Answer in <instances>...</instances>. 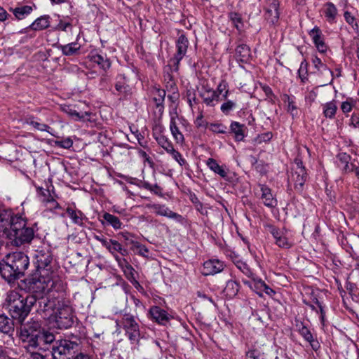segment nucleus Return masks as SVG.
<instances>
[{
    "label": "nucleus",
    "instance_id": "obj_36",
    "mask_svg": "<svg viewBox=\"0 0 359 359\" xmlns=\"http://www.w3.org/2000/svg\"><path fill=\"white\" fill-rule=\"evenodd\" d=\"M90 60L93 62L97 64L100 68L104 71L107 70L111 67L110 61L107 57H104L100 54L92 55L90 56Z\"/></svg>",
    "mask_w": 359,
    "mask_h": 359
},
{
    "label": "nucleus",
    "instance_id": "obj_45",
    "mask_svg": "<svg viewBox=\"0 0 359 359\" xmlns=\"http://www.w3.org/2000/svg\"><path fill=\"white\" fill-rule=\"evenodd\" d=\"M279 17V10L273 11L270 9L269 11H266L264 13L266 20L271 25H275L278 22Z\"/></svg>",
    "mask_w": 359,
    "mask_h": 359
},
{
    "label": "nucleus",
    "instance_id": "obj_12",
    "mask_svg": "<svg viewBox=\"0 0 359 359\" xmlns=\"http://www.w3.org/2000/svg\"><path fill=\"white\" fill-rule=\"evenodd\" d=\"M33 257L34 264L36 266L37 272L46 270L50 273H53L50 266L53 258L50 251L46 248L37 250L35 251Z\"/></svg>",
    "mask_w": 359,
    "mask_h": 359
},
{
    "label": "nucleus",
    "instance_id": "obj_31",
    "mask_svg": "<svg viewBox=\"0 0 359 359\" xmlns=\"http://www.w3.org/2000/svg\"><path fill=\"white\" fill-rule=\"evenodd\" d=\"M66 212L68 216L72 219L74 224L81 226H83V220L86 219V217L81 210L67 208Z\"/></svg>",
    "mask_w": 359,
    "mask_h": 359
},
{
    "label": "nucleus",
    "instance_id": "obj_11",
    "mask_svg": "<svg viewBox=\"0 0 359 359\" xmlns=\"http://www.w3.org/2000/svg\"><path fill=\"white\" fill-rule=\"evenodd\" d=\"M55 340V335L53 333L41 329L27 350L46 351Z\"/></svg>",
    "mask_w": 359,
    "mask_h": 359
},
{
    "label": "nucleus",
    "instance_id": "obj_33",
    "mask_svg": "<svg viewBox=\"0 0 359 359\" xmlns=\"http://www.w3.org/2000/svg\"><path fill=\"white\" fill-rule=\"evenodd\" d=\"M107 249L112 255H114V252H119L123 256L128 255L127 250L124 248L122 245L116 240L109 239V243L107 245Z\"/></svg>",
    "mask_w": 359,
    "mask_h": 359
},
{
    "label": "nucleus",
    "instance_id": "obj_27",
    "mask_svg": "<svg viewBox=\"0 0 359 359\" xmlns=\"http://www.w3.org/2000/svg\"><path fill=\"white\" fill-rule=\"evenodd\" d=\"M251 57L250 48L246 44H240L236 48V57L238 61L247 63Z\"/></svg>",
    "mask_w": 359,
    "mask_h": 359
},
{
    "label": "nucleus",
    "instance_id": "obj_23",
    "mask_svg": "<svg viewBox=\"0 0 359 359\" xmlns=\"http://www.w3.org/2000/svg\"><path fill=\"white\" fill-rule=\"evenodd\" d=\"M153 208L154 210L155 213L158 215L165 216L169 218L174 219L181 223L183 222L184 218L182 217V215L172 212L169 208H165L164 205H154L153 206Z\"/></svg>",
    "mask_w": 359,
    "mask_h": 359
},
{
    "label": "nucleus",
    "instance_id": "obj_55",
    "mask_svg": "<svg viewBox=\"0 0 359 359\" xmlns=\"http://www.w3.org/2000/svg\"><path fill=\"white\" fill-rule=\"evenodd\" d=\"M55 144L59 147L69 149L73 145V141L69 137H68L62 140L55 141Z\"/></svg>",
    "mask_w": 359,
    "mask_h": 359
},
{
    "label": "nucleus",
    "instance_id": "obj_14",
    "mask_svg": "<svg viewBox=\"0 0 359 359\" xmlns=\"http://www.w3.org/2000/svg\"><path fill=\"white\" fill-rule=\"evenodd\" d=\"M21 217V216L13 215L10 210H0V232H3L8 238L9 233L13 229L15 219Z\"/></svg>",
    "mask_w": 359,
    "mask_h": 359
},
{
    "label": "nucleus",
    "instance_id": "obj_16",
    "mask_svg": "<svg viewBox=\"0 0 359 359\" xmlns=\"http://www.w3.org/2000/svg\"><path fill=\"white\" fill-rule=\"evenodd\" d=\"M312 63L316 70L315 73H317L319 76H325L327 77V79L324 83L321 84V86H326L332 83L334 80L333 71L328 68V67L323 63L318 56H314L312 58Z\"/></svg>",
    "mask_w": 359,
    "mask_h": 359
},
{
    "label": "nucleus",
    "instance_id": "obj_62",
    "mask_svg": "<svg viewBox=\"0 0 359 359\" xmlns=\"http://www.w3.org/2000/svg\"><path fill=\"white\" fill-rule=\"evenodd\" d=\"M237 266L247 276L250 277V275L252 274L250 268L245 263L241 262L239 265H238Z\"/></svg>",
    "mask_w": 359,
    "mask_h": 359
},
{
    "label": "nucleus",
    "instance_id": "obj_48",
    "mask_svg": "<svg viewBox=\"0 0 359 359\" xmlns=\"http://www.w3.org/2000/svg\"><path fill=\"white\" fill-rule=\"evenodd\" d=\"M239 284L233 280H229L226 283L225 291L229 296H235L239 290Z\"/></svg>",
    "mask_w": 359,
    "mask_h": 359
},
{
    "label": "nucleus",
    "instance_id": "obj_28",
    "mask_svg": "<svg viewBox=\"0 0 359 359\" xmlns=\"http://www.w3.org/2000/svg\"><path fill=\"white\" fill-rule=\"evenodd\" d=\"M229 93V91H226L222 94V100H224V102L220 107L221 111L225 115L229 114V113L233 111L237 105L236 100L228 99Z\"/></svg>",
    "mask_w": 359,
    "mask_h": 359
},
{
    "label": "nucleus",
    "instance_id": "obj_50",
    "mask_svg": "<svg viewBox=\"0 0 359 359\" xmlns=\"http://www.w3.org/2000/svg\"><path fill=\"white\" fill-rule=\"evenodd\" d=\"M175 71L174 67L172 65H168V67L165 69V73H164V81L166 82V88L167 89L171 88V83H175L173 80V76L170 72V71Z\"/></svg>",
    "mask_w": 359,
    "mask_h": 359
},
{
    "label": "nucleus",
    "instance_id": "obj_26",
    "mask_svg": "<svg viewBox=\"0 0 359 359\" xmlns=\"http://www.w3.org/2000/svg\"><path fill=\"white\" fill-rule=\"evenodd\" d=\"M308 175L306 170H296L292 175V180L294 182V189L297 191L302 193L304 185L307 180Z\"/></svg>",
    "mask_w": 359,
    "mask_h": 359
},
{
    "label": "nucleus",
    "instance_id": "obj_4",
    "mask_svg": "<svg viewBox=\"0 0 359 359\" xmlns=\"http://www.w3.org/2000/svg\"><path fill=\"white\" fill-rule=\"evenodd\" d=\"M34 237V230L32 227L27 226L26 220L21 217L15 219L13 229L9 233L8 238L12 241L15 246H20L29 243Z\"/></svg>",
    "mask_w": 359,
    "mask_h": 359
},
{
    "label": "nucleus",
    "instance_id": "obj_15",
    "mask_svg": "<svg viewBox=\"0 0 359 359\" xmlns=\"http://www.w3.org/2000/svg\"><path fill=\"white\" fill-rule=\"evenodd\" d=\"M188 43V40L184 35L179 36L177 41V53L170 61V65L173 66L175 72L178 71L180 62L186 55Z\"/></svg>",
    "mask_w": 359,
    "mask_h": 359
},
{
    "label": "nucleus",
    "instance_id": "obj_13",
    "mask_svg": "<svg viewBox=\"0 0 359 359\" xmlns=\"http://www.w3.org/2000/svg\"><path fill=\"white\" fill-rule=\"evenodd\" d=\"M187 101L193 112L195 110L199 111L200 100L202 97V93L194 88H189L187 91ZM196 127L202 126V111H198V114L194 122Z\"/></svg>",
    "mask_w": 359,
    "mask_h": 359
},
{
    "label": "nucleus",
    "instance_id": "obj_29",
    "mask_svg": "<svg viewBox=\"0 0 359 359\" xmlns=\"http://www.w3.org/2000/svg\"><path fill=\"white\" fill-rule=\"evenodd\" d=\"M101 222L103 224L111 226L114 229H121L122 228V222L118 217L109 212L103 214Z\"/></svg>",
    "mask_w": 359,
    "mask_h": 359
},
{
    "label": "nucleus",
    "instance_id": "obj_5",
    "mask_svg": "<svg viewBox=\"0 0 359 359\" xmlns=\"http://www.w3.org/2000/svg\"><path fill=\"white\" fill-rule=\"evenodd\" d=\"M32 297L36 300V302L34 303V307H36L37 313L43 319L50 320L57 309V303L62 300L48 295L37 296L32 294Z\"/></svg>",
    "mask_w": 359,
    "mask_h": 359
},
{
    "label": "nucleus",
    "instance_id": "obj_53",
    "mask_svg": "<svg viewBox=\"0 0 359 359\" xmlns=\"http://www.w3.org/2000/svg\"><path fill=\"white\" fill-rule=\"evenodd\" d=\"M299 332L306 341L311 342L313 340V334L306 326L299 327Z\"/></svg>",
    "mask_w": 359,
    "mask_h": 359
},
{
    "label": "nucleus",
    "instance_id": "obj_35",
    "mask_svg": "<svg viewBox=\"0 0 359 359\" xmlns=\"http://www.w3.org/2000/svg\"><path fill=\"white\" fill-rule=\"evenodd\" d=\"M32 7L30 6H22L11 9L18 20L24 19L27 15L32 13Z\"/></svg>",
    "mask_w": 359,
    "mask_h": 359
},
{
    "label": "nucleus",
    "instance_id": "obj_54",
    "mask_svg": "<svg viewBox=\"0 0 359 359\" xmlns=\"http://www.w3.org/2000/svg\"><path fill=\"white\" fill-rule=\"evenodd\" d=\"M315 304L318 306L319 309V313L320 314V322L321 324L324 326L325 325V311L324 309V306L323 304L319 302V300L317 298L314 299Z\"/></svg>",
    "mask_w": 359,
    "mask_h": 359
},
{
    "label": "nucleus",
    "instance_id": "obj_40",
    "mask_svg": "<svg viewBox=\"0 0 359 359\" xmlns=\"http://www.w3.org/2000/svg\"><path fill=\"white\" fill-rule=\"evenodd\" d=\"M337 110V107L334 101L328 102L323 105V114L326 118H333Z\"/></svg>",
    "mask_w": 359,
    "mask_h": 359
},
{
    "label": "nucleus",
    "instance_id": "obj_18",
    "mask_svg": "<svg viewBox=\"0 0 359 359\" xmlns=\"http://www.w3.org/2000/svg\"><path fill=\"white\" fill-rule=\"evenodd\" d=\"M152 102L154 104V114L159 118L164 111V100L166 95L165 90L159 88H154L151 90Z\"/></svg>",
    "mask_w": 359,
    "mask_h": 359
},
{
    "label": "nucleus",
    "instance_id": "obj_21",
    "mask_svg": "<svg viewBox=\"0 0 359 359\" xmlns=\"http://www.w3.org/2000/svg\"><path fill=\"white\" fill-rule=\"evenodd\" d=\"M259 187L261 191L260 198L262 200L264 205L269 208H275L278 205V201L272 194L271 189L265 184H259Z\"/></svg>",
    "mask_w": 359,
    "mask_h": 359
},
{
    "label": "nucleus",
    "instance_id": "obj_30",
    "mask_svg": "<svg viewBox=\"0 0 359 359\" xmlns=\"http://www.w3.org/2000/svg\"><path fill=\"white\" fill-rule=\"evenodd\" d=\"M149 312L152 318L158 323L163 324L168 320L167 312L158 306L151 307Z\"/></svg>",
    "mask_w": 359,
    "mask_h": 359
},
{
    "label": "nucleus",
    "instance_id": "obj_43",
    "mask_svg": "<svg viewBox=\"0 0 359 359\" xmlns=\"http://www.w3.org/2000/svg\"><path fill=\"white\" fill-rule=\"evenodd\" d=\"M337 158L341 163L344 164L343 171L346 173L350 172L351 163H349V161L351 159V156L346 152H342L339 153Z\"/></svg>",
    "mask_w": 359,
    "mask_h": 359
},
{
    "label": "nucleus",
    "instance_id": "obj_52",
    "mask_svg": "<svg viewBox=\"0 0 359 359\" xmlns=\"http://www.w3.org/2000/svg\"><path fill=\"white\" fill-rule=\"evenodd\" d=\"M207 127L213 133L224 134L226 133V126L222 123H210Z\"/></svg>",
    "mask_w": 359,
    "mask_h": 359
},
{
    "label": "nucleus",
    "instance_id": "obj_64",
    "mask_svg": "<svg viewBox=\"0 0 359 359\" xmlns=\"http://www.w3.org/2000/svg\"><path fill=\"white\" fill-rule=\"evenodd\" d=\"M349 126H353V128L359 127V116L357 114L353 113L352 114Z\"/></svg>",
    "mask_w": 359,
    "mask_h": 359
},
{
    "label": "nucleus",
    "instance_id": "obj_56",
    "mask_svg": "<svg viewBox=\"0 0 359 359\" xmlns=\"http://www.w3.org/2000/svg\"><path fill=\"white\" fill-rule=\"evenodd\" d=\"M224 180L233 183L237 180L236 175L234 172H231L229 169L224 168V176H220Z\"/></svg>",
    "mask_w": 359,
    "mask_h": 359
},
{
    "label": "nucleus",
    "instance_id": "obj_41",
    "mask_svg": "<svg viewBox=\"0 0 359 359\" xmlns=\"http://www.w3.org/2000/svg\"><path fill=\"white\" fill-rule=\"evenodd\" d=\"M25 123L29 126H32L34 128L39 131H46L49 133L48 129L50 128L48 125L37 121L32 116L27 117L25 119Z\"/></svg>",
    "mask_w": 359,
    "mask_h": 359
},
{
    "label": "nucleus",
    "instance_id": "obj_44",
    "mask_svg": "<svg viewBox=\"0 0 359 359\" xmlns=\"http://www.w3.org/2000/svg\"><path fill=\"white\" fill-rule=\"evenodd\" d=\"M283 97V101L285 102H287V112H289L293 118L294 116H297L298 115V111L294 100L292 98H290V97L287 94H285Z\"/></svg>",
    "mask_w": 359,
    "mask_h": 359
},
{
    "label": "nucleus",
    "instance_id": "obj_6",
    "mask_svg": "<svg viewBox=\"0 0 359 359\" xmlns=\"http://www.w3.org/2000/svg\"><path fill=\"white\" fill-rule=\"evenodd\" d=\"M74 316L69 304L65 300L57 303V309L50 320L58 329H67L73 325Z\"/></svg>",
    "mask_w": 359,
    "mask_h": 359
},
{
    "label": "nucleus",
    "instance_id": "obj_3",
    "mask_svg": "<svg viewBox=\"0 0 359 359\" xmlns=\"http://www.w3.org/2000/svg\"><path fill=\"white\" fill-rule=\"evenodd\" d=\"M38 273L39 276L35 275L25 280L27 288L32 294L47 295L49 292L58 290L56 287L57 285H60V281L57 278H55L53 273L46 270Z\"/></svg>",
    "mask_w": 359,
    "mask_h": 359
},
{
    "label": "nucleus",
    "instance_id": "obj_20",
    "mask_svg": "<svg viewBox=\"0 0 359 359\" xmlns=\"http://www.w3.org/2000/svg\"><path fill=\"white\" fill-rule=\"evenodd\" d=\"M224 264L218 259H210L203 262V276H213L222 271Z\"/></svg>",
    "mask_w": 359,
    "mask_h": 359
},
{
    "label": "nucleus",
    "instance_id": "obj_60",
    "mask_svg": "<svg viewBox=\"0 0 359 359\" xmlns=\"http://www.w3.org/2000/svg\"><path fill=\"white\" fill-rule=\"evenodd\" d=\"M123 272H124L126 277L129 280H135L134 269L133 268V266L131 265L127 264L123 269Z\"/></svg>",
    "mask_w": 359,
    "mask_h": 359
},
{
    "label": "nucleus",
    "instance_id": "obj_17",
    "mask_svg": "<svg viewBox=\"0 0 359 359\" xmlns=\"http://www.w3.org/2000/svg\"><path fill=\"white\" fill-rule=\"evenodd\" d=\"M156 140L158 144L168 154H170L180 165H182L186 163L182 155L174 149L172 144L166 137L164 135H159L156 137Z\"/></svg>",
    "mask_w": 359,
    "mask_h": 359
},
{
    "label": "nucleus",
    "instance_id": "obj_24",
    "mask_svg": "<svg viewBox=\"0 0 359 359\" xmlns=\"http://www.w3.org/2000/svg\"><path fill=\"white\" fill-rule=\"evenodd\" d=\"M247 127L238 121H232L229 128V133L234 135V139L237 142L243 141L245 137Z\"/></svg>",
    "mask_w": 359,
    "mask_h": 359
},
{
    "label": "nucleus",
    "instance_id": "obj_22",
    "mask_svg": "<svg viewBox=\"0 0 359 359\" xmlns=\"http://www.w3.org/2000/svg\"><path fill=\"white\" fill-rule=\"evenodd\" d=\"M309 35L312 38L313 42L320 53H325L327 50V46L324 41L323 35L321 30L317 26H315L310 32Z\"/></svg>",
    "mask_w": 359,
    "mask_h": 359
},
{
    "label": "nucleus",
    "instance_id": "obj_47",
    "mask_svg": "<svg viewBox=\"0 0 359 359\" xmlns=\"http://www.w3.org/2000/svg\"><path fill=\"white\" fill-rule=\"evenodd\" d=\"M298 75L302 83H304L308 81V63L306 60H304L301 62L299 69H298Z\"/></svg>",
    "mask_w": 359,
    "mask_h": 359
},
{
    "label": "nucleus",
    "instance_id": "obj_34",
    "mask_svg": "<svg viewBox=\"0 0 359 359\" xmlns=\"http://www.w3.org/2000/svg\"><path fill=\"white\" fill-rule=\"evenodd\" d=\"M50 26L49 17L48 16H41L37 18L32 25H30L29 28L37 31L42 30L48 28Z\"/></svg>",
    "mask_w": 359,
    "mask_h": 359
},
{
    "label": "nucleus",
    "instance_id": "obj_61",
    "mask_svg": "<svg viewBox=\"0 0 359 359\" xmlns=\"http://www.w3.org/2000/svg\"><path fill=\"white\" fill-rule=\"evenodd\" d=\"M217 94L222 95L224 94L226 91H229L228 84L226 81H222L217 86Z\"/></svg>",
    "mask_w": 359,
    "mask_h": 359
},
{
    "label": "nucleus",
    "instance_id": "obj_58",
    "mask_svg": "<svg viewBox=\"0 0 359 359\" xmlns=\"http://www.w3.org/2000/svg\"><path fill=\"white\" fill-rule=\"evenodd\" d=\"M344 19L346 20V22L349 24L350 25H351L353 27H354V26H355L356 27H358V25L357 22H355V18L352 15V14L351 13V12L349 11H345L344 13Z\"/></svg>",
    "mask_w": 359,
    "mask_h": 359
},
{
    "label": "nucleus",
    "instance_id": "obj_19",
    "mask_svg": "<svg viewBox=\"0 0 359 359\" xmlns=\"http://www.w3.org/2000/svg\"><path fill=\"white\" fill-rule=\"evenodd\" d=\"M270 233L272 234L275 243L279 248L289 249L292 246V243L290 242L286 236V231L280 230L274 226H269Z\"/></svg>",
    "mask_w": 359,
    "mask_h": 359
},
{
    "label": "nucleus",
    "instance_id": "obj_39",
    "mask_svg": "<svg viewBox=\"0 0 359 359\" xmlns=\"http://www.w3.org/2000/svg\"><path fill=\"white\" fill-rule=\"evenodd\" d=\"M205 163L208 168L215 174H217L219 176H224V168L222 165H219L215 159L209 158L205 161Z\"/></svg>",
    "mask_w": 359,
    "mask_h": 359
},
{
    "label": "nucleus",
    "instance_id": "obj_38",
    "mask_svg": "<svg viewBox=\"0 0 359 359\" xmlns=\"http://www.w3.org/2000/svg\"><path fill=\"white\" fill-rule=\"evenodd\" d=\"M337 15V9L332 2L325 4V16L329 22H334Z\"/></svg>",
    "mask_w": 359,
    "mask_h": 359
},
{
    "label": "nucleus",
    "instance_id": "obj_2",
    "mask_svg": "<svg viewBox=\"0 0 359 359\" xmlns=\"http://www.w3.org/2000/svg\"><path fill=\"white\" fill-rule=\"evenodd\" d=\"M35 299L32 295L22 297L18 292L11 290L8 292L5 300L8 311L13 319L22 323L34 307Z\"/></svg>",
    "mask_w": 359,
    "mask_h": 359
},
{
    "label": "nucleus",
    "instance_id": "obj_9",
    "mask_svg": "<svg viewBox=\"0 0 359 359\" xmlns=\"http://www.w3.org/2000/svg\"><path fill=\"white\" fill-rule=\"evenodd\" d=\"M170 130L177 143H182L184 140L183 133L188 130L189 123L183 117L177 114L176 107L170 112Z\"/></svg>",
    "mask_w": 359,
    "mask_h": 359
},
{
    "label": "nucleus",
    "instance_id": "obj_10",
    "mask_svg": "<svg viewBox=\"0 0 359 359\" xmlns=\"http://www.w3.org/2000/svg\"><path fill=\"white\" fill-rule=\"evenodd\" d=\"M41 330L40 324L36 321H28L26 323H23L22 322L21 323L19 337L25 344L26 349L29 348L36 337V335L39 334Z\"/></svg>",
    "mask_w": 359,
    "mask_h": 359
},
{
    "label": "nucleus",
    "instance_id": "obj_59",
    "mask_svg": "<svg viewBox=\"0 0 359 359\" xmlns=\"http://www.w3.org/2000/svg\"><path fill=\"white\" fill-rule=\"evenodd\" d=\"M278 8H279V1L278 0H266L265 11H269L270 9H271L273 11H276V10H278Z\"/></svg>",
    "mask_w": 359,
    "mask_h": 359
},
{
    "label": "nucleus",
    "instance_id": "obj_8",
    "mask_svg": "<svg viewBox=\"0 0 359 359\" xmlns=\"http://www.w3.org/2000/svg\"><path fill=\"white\" fill-rule=\"evenodd\" d=\"M78 346L79 343L75 341L67 339L55 340L52 346L53 358L69 359Z\"/></svg>",
    "mask_w": 359,
    "mask_h": 359
},
{
    "label": "nucleus",
    "instance_id": "obj_1",
    "mask_svg": "<svg viewBox=\"0 0 359 359\" xmlns=\"http://www.w3.org/2000/svg\"><path fill=\"white\" fill-rule=\"evenodd\" d=\"M29 266L28 256L22 252H15L0 262V275L8 283H13L25 276Z\"/></svg>",
    "mask_w": 359,
    "mask_h": 359
},
{
    "label": "nucleus",
    "instance_id": "obj_7",
    "mask_svg": "<svg viewBox=\"0 0 359 359\" xmlns=\"http://www.w3.org/2000/svg\"><path fill=\"white\" fill-rule=\"evenodd\" d=\"M116 324L123 327L132 344H137L140 339V326L135 318L130 313H124L121 319L116 320Z\"/></svg>",
    "mask_w": 359,
    "mask_h": 359
},
{
    "label": "nucleus",
    "instance_id": "obj_42",
    "mask_svg": "<svg viewBox=\"0 0 359 359\" xmlns=\"http://www.w3.org/2000/svg\"><path fill=\"white\" fill-rule=\"evenodd\" d=\"M62 109L76 121L83 119L88 115L87 112H78L76 109L68 105L63 107Z\"/></svg>",
    "mask_w": 359,
    "mask_h": 359
},
{
    "label": "nucleus",
    "instance_id": "obj_49",
    "mask_svg": "<svg viewBox=\"0 0 359 359\" xmlns=\"http://www.w3.org/2000/svg\"><path fill=\"white\" fill-rule=\"evenodd\" d=\"M229 18L234 27L238 30H241L243 27V21L241 15L238 13L231 12L229 14Z\"/></svg>",
    "mask_w": 359,
    "mask_h": 359
},
{
    "label": "nucleus",
    "instance_id": "obj_37",
    "mask_svg": "<svg viewBox=\"0 0 359 359\" xmlns=\"http://www.w3.org/2000/svg\"><path fill=\"white\" fill-rule=\"evenodd\" d=\"M81 46L77 43H70L67 45L60 46V48L64 55L71 56L76 55Z\"/></svg>",
    "mask_w": 359,
    "mask_h": 359
},
{
    "label": "nucleus",
    "instance_id": "obj_32",
    "mask_svg": "<svg viewBox=\"0 0 359 359\" xmlns=\"http://www.w3.org/2000/svg\"><path fill=\"white\" fill-rule=\"evenodd\" d=\"M205 93L206 95L203 93V103H205L208 106H215L219 100L217 92L212 90H205Z\"/></svg>",
    "mask_w": 359,
    "mask_h": 359
},
{
    "label": "nucleus",
    "instance_id": "obj_51",
    "mask_svg": "<svg viewBox=\"0 0 359 359\" xmlns=\"http://www.w3.org/2000/svg\"><path fill=\"white\" fill-rule=\"evenodd\" d=\"M171 92V94L168 95V98L173 104H176L180 97L177 87L175 83H171V88L168 89Z\"/></svg>",
    "mask_w": 359,
    "mask_h": 359
},
{
    "label": "nucleus",
    "instance_id": "obj_25",
    "mask_svg": "<svg viewBox=\"0 0 359 359\" xmlns=\"http://www.w3.org/2000/svg\"><path fill=\"white\" fill-rule=\"evenodd\" d=\"M15 325L13 320L5 314L0 315V332L11 336L14 332Z\"/></svg>",
    "mask_w": 359,
    "mask_h": 359
},
{
    "label": "nucleus",
    "instance_id": "obj_46",
    "mask_svg": "<svg viewBox=\"0 0 359 359\" xmlns=\"http://www.w3.org/2000/svg\"><path fill=\"white\" fill-rule=\"evenodd\" d=\"M131 250H137L140 255L145 257L149 256V250L145 245H142L137 241H131Z\"/></svg>",
    "mask_w": 359,
    "mask_h": 359
},
{
    "label": "nucleus",
    "instance_id": "obj_57",
    "mask_svg": "<svg viewBox=\"0 0 359 359\" xmlns=\"http://www.w3.org/2000/svg\"><path fill=\"white\" fill-rule=\"evenodd\" d=\"M353 100L352 99H348L343 102L341 104V109L344 114L350 112L353 107Z\"/></svg>",
    "mask_w": 359,
    "mask_h": 359
},
{
    "label": "nucleus",
    "instance_id": "obj_63",
    "mask_svg": "<svg viewBox=\"0 0 359 359\" xmlns=\"http://www.w3.org/2000/svg\"><path fill=\"white\" fill-rule=\"evenodd\" d=\"M262 90L264 92L266 97L271 100L275 97V95L273 93L271 88L267 85H264L262 86Z\"/></svg>",
    "mask_w": 359,
    "mask_h": 359
}]
</instances>
